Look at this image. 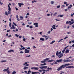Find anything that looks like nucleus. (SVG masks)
I'll return each instance as SVG.
<instances>
[{
    "label": "nucleus",
    "mask_w": 74,
    "mask_h": 74,
    "mask_svg": "<svg viewBox=\"0 0 74 74\" xmlns=\"http://www.w3.org/2000/svg\"><path fill=\"white\" fill-rule=\"evenodd\" d=\"M60 5H59V6H58L57 7V8H60Z\"/></svg>",
    "instance_id": "nucleus-61"
},
{
    "label": "nucleus",
    "mask_w": 74,
    "mask_h": 74,
    "mask_svg": "<svg viewBox=\"0 0 74 74\" xmlns=\"http://www.w3.org/2000/svg\"><path fill=\"white\" fill-rule=\"evenodd\" d=\"M14 52V51L12 50H10L8 51V52Z\"/></svg>",
    "instance_id": "nucleus-19"
},
{
    "label": "nucleus",
    "mask_w": 74,
    "mask_h": 74,
    "mask_svg": "<svg viewBox=\"0 0 74 74\" xmlns=\"http://www.w3.org/2000/svg\"><path fill=\"white\" fill-rule=\"evenodd\" d=\"M28 25H31V24H32V23L28 22Z\"/></svg>",
    "instance_id": "nucleus-54"
},
{
    "label": "nucleus",
    "mask_w": 74,
    "mask_h": 74,
    "mask_svg": "<svg viewBox=\"0 0 74 74\" xmlns=\"http://www.w3.org/2000/svg\"><path fill=\"white\" fill-rule=\"evenodd\" d=\"M62 70V69L60 67H59L58 69H57V71H59V70Z\"/></svg>",
    "instance_id": "nucleus-12"
},
{
    "label": "nucleus",
    "mask_w": 74,
    "mask_h": 74,
    "mask_svg": "<svg viewBox=\"0 0 74 74\" xmlns=\"http://www.w3.org/2000/svg\"><path fill=\"white\" fill-rule=\"evenodd\" d=\"M41 63H45V61H41Z\"/></svg>",
    "instance_id": "nucleus-49"
},
{
    "label": "nucleus",
    "mask_w": 74,
    "mask_h": 74,
    "mask_svg": "<svg viewBox=\"0 0 74 74\" xmlns=\"http://www.w3.org/2000/svg\"><path fill=\"white\" fill-rule=\"evenodd\" d=\"M55 42V41H52V42L51 43V44H53L54 42Z\"/></svg>",
    "instance_id": "nucleus-42"
},
{
    "label": "nucleus",
    "mask_w": 74,
    "mask_h": 74,
    "mask_svg": "<svg viewBox=\"0 0 74 74\" xmlns=\"http://www.w3.org/2000/svg\"><path fill=\"white\" fill-rule=\"evenodd\" d=\"M23 40L24 41H26V39H25V38H24L23 39Z\"/></svg>",
    "instance_id": "nucleus-51"
},
{
    "label": "nucleus",
    "mask_w": 74,
    "mask_h": 74,
    "mask_svg": "<svg viewBox=\"0 0 74 74\" xmlns=\"http://www.w3.org/2000/svg\"><path fill=\"white\" fill-rule=\"evenodd\" d=\"M42 37H45V38H46V40H47V36L45 35H42Z\"/></svg>",
    "instance_id": "nucleus-23"
},
{
    "label": "nucleus",
    "mask_w": 74,
    "mask_h": 74,
    "mask_svg": "<svg viewBox=\"0 0 74 74\" xmlns=\"http://www.w3.org/2000/svg\"><path fill=\"white\" fill-rule=\"evenodd\" d=\"M26 26L27 27H30V26L29 25H27Z\"/></svg>",
    "instance_id": "nucleus-53"
},
{
    "label": "nucleus",
    "mask_w": 74,
    "mask_h": 74,
    "mask_svg": "<svg viewBox=\"0 0 74 74\" xmlns=\"http://www.w3.org/2000/svg\"><path fill=\"white\" fill-rule=\"evenodd\" d=\"M72 7V5H70V6H68V8H71V7Z\"/></svg>",
    "instance_id": "nucleus-34"
},
{
    "label": "nucleus",
    "mask_w": 74,
    "mask_h": 74,
    "mask_svg": "<svg viewBox=\"0 0 74 74\" xmlns=\"http://www.w3.org/2000/svg\"><path fill=\"white\" fill-rule=\"evenodd\" d=\"M20 20H22L23 19V17L22 16H20Z\"/></svg>",
    "instance_id": "nucleus-24"
},
{
    "label": "nucleus",
    "mask_w": 74,
    "mask_h": 74,
    "mask_svg": "<svg viewBox=\"0 0 74 74\" xmlns=\"http://www.w3.org/2000/svg\"><path fill=\"white\" fill-rule=\"evenodd\" d=\"M55 62L54 64H58V63H57V62Z\"/></svg>",
    "instance_id": "nucleus-55"
},
{
    "label": "nucleus",
    "mask_w": 74,
    "mask_h": 74,
    "mask_svg": "<svg viewBox=\"0 0 74 74\" xmlns=\"http://www.w3.org/2000/svg\"><path fill=\"white\" fill-rule=\"evenodd\" d=\"M26 69H28V67H26V66H24V68H23L24 70H26Z\"/></svg>",
    "instance_id": "nucleus-26"
},
{
    "label": "nucleus",
    "mask_w": 74,
    "mask_h": 74,
    "mask_svg": "<svg viewBox=\"0 0 74 74\" xmlns=\"http://www.w3.org/2000/svg\"><path fill=\"white\" fill-rule=\"evenodd\" d=\"M71 64H67L65 65V67H66V66H69V65H71Z\"/></svg>",
    "instance_id": "nucleus-18"
},
{
    "label": "nucleus",
    "mask_w": 74,
    "mask_h": 74,
    "mask_svg": "<svg viewBox=\"0 0 74 74\" xmlns=\"http://www.w3.org/2000/svg\"><path fill=\"white\" fill-rule=\"evenodd\" d=\"M53 60H49L48 61V62H52V61H53Z\"/></svg>",
    "instance_id": "nucleus-36"
},
{
    "label": "nucleus",
    "mask_w": 74,
    "mask_h": 74,
    "mask_svg": "<svg viewBox=\"0 0 74 74\" xmlns=\"http://www.w3.org/2000/svg\"><path fill=\"white\" fill-rule=\"evenodd\" d=\"M9 69H10V68H9V67H8L6 69H5L3 70V71H4V72H5V71H7V70H9Z\"/></svg>",
    "instance_id": "nucleus-9"
},
{
    "label": "nucleus",
    "mask_w": 74,
    "mask_h": 74,
    "mask_svg": "<svg viewBox=\"0 0 74 74\" xmlns=\"http://www.w3.org/2000/svg\"><path fill=\"white\" fill-rule=\"evenodd\" d=\"M11 4L9 3V4H8V10L9 11H8V14H11V7L10 6H11Z\"/></svg>",
    "instance_id": "nucleus-1"
},
{
    "label": "nucleus",
    "mask_w": 74,
    "mask_h": 74,
    "mask_svg": "<svg viewBox=\"0 0 74 74\" xmlns=\"http://www.w3.org/2000/svg\"><path fill=\"white\" fill-rule=\"evenodd\" d=\"M29 27L30 29H32V28H33V27L32 26H30Z\"/></svg>",
    "instance_id": "nucleus-50"
},
{
    "label": "nucleus",
    "mask_w": 74,
    "mask_h": 74,
    "mask_svg": "<svg viewBox=\"0 0 74 74\" xmlns=\"http://www.w3.org/2000/svg\"><path fill=\"white\" fill-rule=\"evenodd\" d=\"M66 24H69V21H67L66 22Z\"/></svg>",
    "instance_id": "nucleus-45"
},
{
    "label": "nucleus",
    "mask_w": 74,
    "mask_h": 74,
    "mask_svg": "<svg viewBox=\"0 0 74 74\" xmlns=\"http://www.w3.org/2000/svg\"><path fill=\"white\" fill-rule=\"evenodd\" d=\"M46 64H47L45 63H44V64H41L40 65V66H45V65H46Z\"/></svg>",
    "instance_id": "nucleus-27"
},
{
    "label": "nucleus",
    "mask_w": 74,
    "mask_h": 74,
    "mask_svg": "<svg viewBox=\"0 0 74 74\" xmlns=\"http://www.w3.org/2000/svg\"><path fill=\"white\" fill-rule=\"evenodd\" d=\"M70 52V50L69 49H66L65 51V53H69Z\"/></svg>",
    "instance_id": "nucleus-15"
},
{
    "label": "nucleus",
    "mask_w": 74,
    "mask_h": 74,
    "mask_svg": "<svg viewBox=\"0 0 74 74\" xmlns=\"http://www.w3.org/2000/svg\"><path fill=\"white\" fill-rule=\"evenodd\" d=\"M47 15L48 16H50V14H47Z\"/></svg>",
    "instance_id": "nucleus-62"
},
{
    "label": "nucleus",
    "mask_w": 74,
    "mask_h": 74,
    "mask_svg": "<svg viewBox=\"0 0 74 74\" xmlns=\"http://www.w3.org/2000/svg\"><path fill=\"white\" fill-rule=\"evenodd\" d=\"M19 18V16H18V15H17L16 16V18Z\"/></svg>",
    "instance_id": "nucleus-52"
},
{
    "label": "nucleus",
    "mask_w": 74,
    "mask_h": 74,
    "mask_svg": "<svg viewBox=\"0 0 74 74\" xmlns=\"http://www.w3.org/2000/svg\"><path fill=\"white\" fill-rule=\"evenodd\" d=\"M59 54V51H57L56 53V56H58V55Z\"/></svg>",
    "instance_id": "nucleus-21"
},
{
    "label": "nucleus",
    "mask_w": 74,
    "mask_h": 74,
    "mask_svg": "<svg viewBox=\"0 0 74 74\" xmlns=\"http://www.w3.org/2000/svg\"><path fill=\"white\" fill-rule=\"evenodd\" d=\"M51 4H53L54 3V1H51Z\"/></svg>",
    "instance_id": "nucleus-30"
},
{
    "label": "nucleus",
    "mask_w": 74,
    "mask_h": 74,
    "mask_svg": "<svg viewBox=\"0 0 74 74\" xmlns=\"http://www.w3.org/2000/svg\"><path fill=\"white\" fill-rule=\"evenodd\" d=\"M8 37H12V36L11 35H10L8 36Z\"/></svg>",
    "instance_id": "nucleus-48"
},
{
    "label": "nucleus",
    "mask_w": 74,
    "mask_h": 74,
    "mask_svg": "<svg viewBox=\"0 0 74 74\" xmlns=\"http://www.w3.org/2000/svg\"><path fill=\"white\" fill-rule=\"evenodd\" d=\"M13 32H18V29L16 28V31L15 30H13Z\"/></svg>",
    "instance_id": "nucleus-33"
},
{
    "label": "nucleus",
    "mask_w": 74,
    "mask_h": 74,
    "mask_svg": "<svg viewBox=\"0 0 74 74\" xmlns=\"http://www.w3.org/2000/svg\"><path fill=\"white\" fill-rule=\"evenodd\" d=\"M67 38H68V37L67 36L65 37V38H64V39H67Z\"/></svg>",
    "instance_id": "nucleus-47"
},
{
    "label": "nucleus",
    "mask_w": 74,
    "mask_h": 74,
    "mask_svg": "<svg viewBox=\"0 0 74 74\" xmlns=\"http://www.w3.org/2000/svg\"><path fill=\"white\" fill-rule=\"evenodd\" d=\"M6 71H7V73L8 74H10V70H8Z\"/></svg>",
    "instance_id": "nucleus-28"
},
{
    "label": "nucleus",
    "mask_w": 74,
    "mask_h": 74,
    "mask_svg": "<svg viewBox=\"0 0 74 74\" xmlns=\"http://www.w3.org/2000/svg\"><path fill=\"white\" fill-rule=\"evenodd\" d=\"M40 40H41V41H44V39L43 38H40Z\"/></svg>",
    "instance_id": "nucleus-20"
},
{
    "label": "nucleus",
    "mask_w": 74,
    "mask_h": 74,
    "mask_svg": "<svg viewBox=\"0 0 74 74\" xmlns=\"http://www.w3.org/2000/svg\"><path fill=\"white\" fill-rule=\"evenodd\" d=\"M49 70H52V68H47V71H49Z\"/></svg>",
    "instance_id": "nucleus-17"
},
{
    "label": "nucleus",
    "mask_w": 74,
    "mask_h": 74,
    "mask_svg": "<svg viewBox=\"0 0 74 74\" xmlns=\"http://www.w3.org/2000/svg\"><path fill=\"white\" fill-rule=\"evenodd\" d=\"M39 73V72H32L31 73V74H37V73Z\"/></svg>",
    "instance_id": "nucleus-10"
},
{
    "label": "nucleus",
    "mask_w": 74,
    "mask_h": 74,
    "mask_svg": "<svg viewBox=\"0 0 74 74\" xmlns=\"http://www.w3.org/2000/svg\"><path fill=\"white\" fill-rule=\"evenodd\" d=\"M27 49H30V47H28L27 48Z\"/></svg>",
    "instance_id": "nucleus-59"
},
{
    "label": "nucleus",
    "mask_w": 74,
    "mask_h": 74,
    "mask_svg": "<svg viewBox=\"0 0 74 74\" xmlns=\"http://www.w3.org/2000/svg\"><path fill=\"white\" fill-rule=\"evenodd\" d=\"M33 48L34 49V48H36V47H35V46H34L33 47Z\"/></svg>",
    "instance_id": "nucleus-63"
},
{
    "label": "nucleus",
    "mask_w": 74,
    "mask_h": 74,
    "mask_svg": "<svg viewBox=\"0 0 74 74\" xmlns=\"http://www.w3.org/2000/svg\"><path fill=\"white\" fill-rule=\"evenodd\" d=\"M20 53H23V52L21 51L20 52Z\"/></svg>",
    "instance_id": "nucleus-56"
},
{
    "label": "nucleus",
    "mask_w": 74,
    "mask_h": 74,
    "mask_svg": "<svg viewBox=\"0 0 74 74\" xmlns=\"http://www.w3.org/2000/svg\"><path fill=\"white\" fill-rule=\"evenodd\" d=\"M13 24L14 25V26H17V25L16 23H15V22H13Z\"/></svg>",
    "instance_id": "nucleus-22"
},
{
    "label": "nucleus",
    "mask_w": 74,
    "mask_h": 74,
    "mask_svg": "<svg viewBox=\"0 0 74 74\" xmlns=\"http://www.w3.org/2000/svg\"><path fill=\"white\" fill-rule=\"evenodd\" d=\"M18 4L19 5V7H21V6H23V5H24V4H23V3H18Z\"/></svg>",
    "instance_id": "nucleus-7"
},
{
    "label": "nucleus",
    "mask_w": 74,
    "mask_h": 74,
    "mask_svg": "<svg viewBox=\"0 0 74 74\" xmlns=\"http://www.w3.org/2000/svg\"><path fill=\"white\" fill-rule=\"evenodd\" d=\"M40 69H46L47 68V66H41V67H39Z\"/></svg>",
    "instance_id": "nucleus-16"
},
{
    "label": "nucleus",
    "mask_w": 74,
    "mask_h": 74,
    "mask_svg": "<svg viewBox=\"0 0 74 74\" xmlns=\"http://www.w3.org/2000/svg\"><path fill=\"white\" fill-rule=\"evenodd\" d=\"M65 50L64 49V50L62 51V53H64L65 52Z\"/></svg>",
    "instance_id": "nucleus-40"
},
{
    "label": "nucleus",
    "mask_w": 74,
    "mask_h": 74,
    "mask_svg": "<svg viewBox=\"0 0 74 74\" xmlns=\"http://www.w3.org/2000/svg\"><path fill=\"white\" fill-rule=\"evenodd\" d=\"M51 27L52 28H53V29H56V28L55 27H53V26H51Z\"/></svg>",
    "instance_id": "nucleus-37"
},
{
    "label": "nucleus",
    "mask_w": 74,
    "mask_h": 74,
    "mask_svg": "<svg viewBox=\"0 0 74 74\" xmlns=\"http://www.w3.org/2000/svg\"><path fill=\"white\" fill-rule=\"evenodd\" d=\"M56 62H57V63H59V62H63V59H60V60H57Z\"/></svg>",
    "instance_id": "nucleus-3"
},
{
    "label": "nucleus",
    "mask_w": 74,
    "mask_h": 74,
    "mask_svg": "<svg viewBox=\"0 0 74 74\" xmlns=\"http://www.w3.org/2000/svg\"><path fill=\"white\" fill-rule=\"evenodd\" d=\"M65 63V62H68V60H65L63 61Z\"/></svg>",
    "instance_id": "nucleus-29"
},
{
    "label": "nucleus",
    "mask_w": 74,
    "mask_h": 74,
    "mask_svg": "<svg viewBox=\"0 0 74 74\" xmlns=\"http://www.w3.org/2000/svg\"><path fill=\"white\" fill-rule=\"evenodd\" d=\"M57 13L56 12L54 14H53V16H55V15H56V14H57Z\"/></svg>",
    "instance_id": "nucleus-41"
},
{
    "label": "nucleus",
    "mask_w": 74,
    "mask_h": 74,
    "mask_svg": "<svg viewBox=\"0 0 74 74\" xmlns=\"http://www.w3.org/2000/svg\"><path fill=\"white\" fill-rule=\"evenodd\" d=\"M61 68V69H63L64 68V67H66L65 66V65H61L60 66Z\"/></svg>",
    "instance_id": "nucleus-13"
},
{
    "label": "nucleus",
    "mask_w": 74,
    "mask_h": 74,
    "mask_svg": "<svg viewBox=\"0 0 74 74\" xmlns=\"http://www.w3.org/2000/svg\"><path fill=\"white\" fill-rule=\"evenodd\" d=\"M61 52H61V51H60L59 52V54H60L58 56V57H59V59H60V58H62V57L63 56V54H61Z\"/></svg>",
    "instance_id": "nucleus-2"
},
{
    "label": "nucleus",
    "mask_w": 74,
    "mask_h": 74,
    "mask_svg": "<svg viewBox=\"0 0 74 74\" xmlns=\"http://www.w3.org/2000/svg\"><path fill=\"white\" fill-rule=\"evenodd\" d=\"M63 16H64L63 15H59L57 16V18H59V17H61L62 18V17H63Z\"/></svg>",
    "instance_id": "nucleus-11"
},
{
    "label": "nucleus",
    "mask_w": 74,
    "mask_h": 74,
    "mask_svg": "<svg viewBox=\"0 0 74 74\" xmlns=\"http://www.w3.org/2000/svg\"><path fill=\"white\" fill-rule=\"evenodd\" d=\"M15 8L16 9V10L17 11H18V8H17L16 7Z\"/></svg>",
    "instance_id": "nucleus-58"
},
{
    "label": "nucleus",
    "mask_w": 74,
    "mask_h": 74,
    "mask_svg": "<svg viewBox=\"0 0 74 74\" xmlns=\"http://www.w3.org/2000/svg\"><path fill=\"white\" fill-rule=\"evenodd\" d=\"M66 69H67V68H72V69H74V67L73 66H67L66 67Z\"/></svg>",
    "instance_id": "nucleus-14"
},
{
    "label": "nucleus",
    "mask_w": 74,
    "mask_h": 74,
    "mask_svg": "<svg viewBox=\"0 0 74 74\" xmlns=\"http://www.w3.org/2000/svg\"><path fill=\"white\" fill-rule=\"evenodd\" d=\"M69 22L70 23V25H72V24H73V23H72L71 22V21H69Z\"/></svg>",
    "instance_id": "nucleus-35"
},
{
    "label": "nucleus",
    "mask_w": 74,
    "mask_h": 74,
    "mask_svg": "<svg viewBox=\"0 0 74 74\" xmlns=\"http://www.w3.org/2000/svg\"><path fill=\"white\" fill-rule=\"evenodd\" d=\"M72 27L73 28V29H74V25H72Z\"/></svg>",
    "instance_id": "nucleus-64"
},
{
    "label": "nucleus",
    "mask_w": 74,
    "mask_h": 74,
    "mask_svg": "<svg viewBox=\"0 0 74 74\" xmlns=\"http://www.w3.org/2000/svg\"><path fill=\"white\" fill-rule=\"evenodd\" d=\"M50 33H51V31H48L47 32V33H48V34H50Z\"/></svg>",
    "instance_id": "nucleus-44"
},
{
    "label": "nucleus",
    "mask_w": 74,
    "mask_h": 74,
    "mask_svg": "<svg viewBox=\"0 0 74 74\" xmlns=\"http://www.w3.org/2000/svg\"><path fill=\"white\" fill-rule=\"evenodd\" d=\"M34 69V70H38V68L37 67H32L31 68V69Z\"/></svg>",
    "instance_id": "nucleus-5"
},
{
    "label": "nucleus",
    "mask_w": 74,
    "mask_h": 74,
    "mask_svg": "<svg viewBox=\"0 0 74 74\" xmlns=\"http://www.w3.org/2000/svg\"><path fill=\"white\" fill-rule=\"evenodd\" d=\"M7 62V61H6V60L1 61V63H3V62Z\"/></svg>",
    "instance_id": "nucleus-31"
},
{
    "label": "nucleus",
    "mask_w": 74,
    "mask_h": 74,
    "mask_svg": "<svg viewBox=\"0 0 74 74\" xmlns=\"http://www.w3.org/2000/svg\"><path fill=\"white\" fill-rule=\"evenodd\" d=\"M38 25V23H34V25Z\"/></svg>",
    "instance_id": "nucleus-32"
},
{
    "label": "nucleus",
    "mask_w": 74,
    "mask_h": 74,
    "mask_svg": "<svg viewBox=\"0 0 74 74\" xmlns=\"http://www.w3.org/2000/svg\"><path fill=\"white\" fill-rule=\"evenodd\" d=\"M23 66H25L27 67H28L29 66V64H27V62H25V63L24 64Z\"/></svg>",
    "instance_id": "nucleus-8"
},
{
    "label": "nucleus",
    "mask_w": 74,
    "mask_h": 74,
    "mask_svg": "<svg viewBox=\"0 0 74 74\" xmlns=\"http://www.w3.org/2000/svg\"><path fill=\"white\" fill-rule=\"evenodd\" d=\"M5 15H6L7 16H8V14L7 13V12H5Z\"/></svg>",
    "instance_id": "nucleus-43"
},
{
    "label": "nucleus",
    "mask_w": 74,
    "mask_h": 74,
    "mask_svg": "<svg viewBox=\"0 0 74 74\" xmlns=\"http://www.w3.org/2000/svg\"><path fill=\"white\" fill-rule=\"evenodd\" d=\"M25 53H29L30 52V50H27L26 49H25Z\"/></svg>",
    "instance_id": "nucleus-4"
},
{
    "label": "nucleus",
    "mask_w": 74,
    "mask_h": 74,
    "mask_svg": "<svg viewBox=\"0 0 74 74\" xmlns=\"http://www.w3.org/2000/svg\"><path fill=\"white\" fill-rule=\"evenodd\" d=\"M15 73H16V72L14 71L12 73V74H15Z\"/></svg>",
    "instance_id": "nucleus-39"
},
{
    "label": "nucleus",
    "mask_w": 74,
    "mask_h": 74,
    "mask_svg": "<svg viewBox=\"0 0 74 74\" xmlns=\"http://www.w3.org/2000/svg\"><path fill=\"white\" fill-rule=\"evenodd\" d=\"M15 36L16 37H19V35H18L17 34H15Z\"/></svg>",
    "instance_id": "nucleus-25"
},
{
    "label": "nucleus",
    "mask_w": 74,
    "mask_h": 74,
    "mask_svg": "<svg viewBox=\"0 0 74 74\" xmlns=\"http://www.w3.org/2000/svg\"><path fill=\"white\" fill-rule=\"evenodd\" d=\"M44 61H45H45H47V58L44 59Z\"/></svg>",
    "instance_id": "nucleus-57"
},
{
    "label": "nucleus",
    "mask_w": 74,
    "mask_h": 74,
    "mask_svg": "<svg viewBox=\"0 0 74 74\" xmlns=\"http://www.w3.org/2000/svg\"><path fill=\"white\" fill-rule=\"evenodd\" d=\"M12 27L10 28V29H13V30H14L15 29V27L14 25L13 24L12 25Z\"/></svg>",
    "instance_id": "nucleus-6"
},
{
    "label": "nucleus",
    "mask_w": 74,
    "mask_h": 74,
    "mask_svg": "<svg viewBox=\"0 0 74 74\" xmlns=\"http://www.w3.org/2000/svg\"><path fill=\"white\" fill-rule=\"evenodd\" d=\"M63 39H60L59 41H58V43L60 42V41H62L63 40Z\"/></svg>",
    "instance_id": "nucleus-38"
},
{
    "label": "nucleus",
    "mask_w": 74,
    "mask_h": 74,
    "mask_svg": "<svg viewBox=\"0 0 74 74\" xmlns=\"http://www.w3.org/2000/svg\"><path fill=\"white\" fill-rule=\"evenodd\" d=\"M30 55H29V56H26V57H30Z\"/></svg>",
    "instance_id": "nucleus-60"
},
{
    "label": "nucleus",
    "mask_w": 74,
    "mask_h": 74,
    "mask_svg": "<svg viewBox=\"0 0 74 74\" xmlns=\"http://www.w3.org/2000/svg\"><path fill=\"white\" fill-rule=\"evenodd\" d=\"M68 10L67 9H64V11H66V12H67V11Z\"/></svg>",
    "instance_id": "nucleus-46"
}]
</instances>
